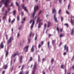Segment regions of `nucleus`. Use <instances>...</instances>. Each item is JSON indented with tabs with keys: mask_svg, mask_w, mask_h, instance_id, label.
I'll return each instance as SVG.
<instances>
[{
	"mask_svg": "<svg viewBox=\"0 0 74 74\" xmlns=\"http://www.w3.org/2000/svg\"><path fill=\"white\" fill-rule=\"evenodd\" d=\"M1 2H0V3L1 4L2 3H4V5H5V7H7V6H8V3H10V0H5V1L4 2V0H2Z\"/></svg>",
	"mask_w": 74,
	"mask_h": 74,
	"instance_id": "obj_1",
	"label": "nucleus"
},
{
	"mask_svg": "<svg viewBox=\"0 0 74 74\" xmlns=\"http://www.w3.org/2000/svg\"><path fill=\"white\" fill-rule=\"evenodd\" d=\"M37 69V62H36L34 63V64L33 66V71L32 72V74H34L35 71Z\"/></svg>",
	"mask_w": 74,
	"mask_h": 74,
	"instance_id": "obj_2",
	"label": "nucleus"
},
{
	"mask_svg": "<svg viewBox=\"0 0 74 74\" xmlns=\"http://www.w3.org/2000/svg\"><path fill=\"white\" fill-rule=\"evenodd\" d=\"M36 9L37 10H38V5H37L36 7V6H35L34 7V12L32 14L33 16V18H34V16L35 15V13L36 11Z\"/></svg>",
	"mask_w": 74,
	"mask_h": 74,
	"instance_id": "obj_3",
	"label": "nucleus"
},
{
	"mask_svg": "<svg viewBox=\"0 0 74 74\" xmlns=\"http://www.w3.org/2000/svg\"><path fill=\"white\" fill-rule=\"evenodd\" d=\"M32 24L31 26V30H32V29H33V26H34V20H31L30 21V24H31V23H32Z\"/></svg>",
	"mask_w": 74,
	"mask_h": 74,
	"instance_id": "obj_4",
	"label": "nucleus"
},
{
	"mask_svg": "<svg viewBox=\"0 0 74 74\" xmlns=\"http://www.w3.org/2000/svg\"><path fill=\"white\" fill-rule=\"evenodd\" d=\"M21 6L22 8L24 9L25 11H26V12H28V10H27V9L26 7H25V5L24 4H21Z\"/></svg>",
	"mask_w": 74,
	"mask_h": 74,
	"instance_id": "obj_5",
	"label": "nucleus"
},
{
	"mask_svg": "<svg viewBox=\"0 0 74 74\" xmlns=\"http://www.w3.org/2000/svg\"><path fill=\"white\" fill-rule=\"evenodd\" d=\"M29 46L28 45L27 46H25V47L24 48L23 50L25 51V52H27V51H28V48H29Z\"/></svg>",
	"mask_w": 74,
	"mask_h": 74,
	"instance_id": "obj_6",
	"label": "nucleus"
},
{
	"mask_svg": "<svg viewBox=\"0 0 74 74\" xmlns=\"http://www.w3.org/2000/svg\"><path fill=\"white\" fill-rule=\"evenodd\" d=\"M64 50H66V53L69 52V47H68V46L66 47V45H65L64 46Z\"/></svg>",
	"mask_w": 74,
	"mask_h": 74,
	"instance_id": "obj_7",
	"label": "nucleus"
},
{
	"mask_svg": "<svg viewBox=\"0 0 74 74\" xmlns=\"http://www.w3.org/2000/svg\"><path fill=\"white\" fill-rule=\"evenodd\" d=\"M41 20H39V25L38 26V28H39V29H40V27H41V25H43L42 23L41 22Z\"/></svg>",
	"mask_w": 74,
	"mask_h": 74,
	"instance_id": "obj_8",
	"label": "nucleus"
},
{
	"mask_svg": "<svg viewBox=\"0 0 74 74\" xmlns=\"http://www.w3.org/2000/svg\"><path fill=\"white\" fill-rule=\"evenodd\" d=\"M12 40V37H11L9 39V40H8L7 44H10L11 42H12V40Z\"/></svg>",
	"mask_w": 74,
	"mask_h": 74,
	"instance_id": "obj_9",
	"label": "nucleus"
},
{
	"mask_svg": "<svg viewBox=\"0 0 74 74\" xmlns=\"http://www.w3.org/2000/svg\"><path fill=\"white\" fill-rule=\"evenodd\" d=\"M0 48H4V44L3 42H1L0 44Z\"/></svg>",
	"mask_w": 74,
	"mask_h": 74,
	"instance_id": "obj_10",
	"label": "nucleus"
},
{
	"mask_svg": "<svg viewBox=\"0 0 74 74\" xmlns=\"http://www.w3.org/2000/svg\"><path fill=\"white\" fill-rule=\"evenodd\" d=\"M56 14H54V16H53L54 19L56 22H58V20H57V18H56Z\"/></svg>",
	"mask_w": 74,
	"mask_h": 74,
	"instance_id": "obj_11",
	"label": "nucleus"
},
{
	"mask_svg": "<svg viewBox=\"0 0 74 74\" xmlns=\"http://www.w3.org/2000/svg\"><path fill=\"white\" fill-rule=\"evenodd\" d=\"M56 12H57L56 11V10H55V9H52V14H54H54H56Z\"/></svg>",
	"mask_w": 74,
	"mask_h": 74,
	"instance_id": "obj_12",
	"label": "nucleus"
},
{
	"mask_svg": "<svg viewBox=\"0 0 74 74\" xmlns=\"http://www.w3.org/2000/svg\"><path fill=\"white\" fill-rule=\"evenodd\" d=\"M71 25H74V20H73V19H71Z\"/></svg>",
	"mask_w": 74,
	"mask_h": 74,
	"instance_id": "obj_13",
	"label": "nucleus"
},
{
	"mask_svg": "<svg viewBox=\"0 0 74 74\" xmlns=\"http://www.w3.org/2000/svg\"><path fill=\"white\" fill-rule=\"evenodd\" d=\"M22 56H21L20 58V63H22V58H23Z\"/></svg>",
	"mask_w": 74,
	"mask_h": 74,
	"instance_id": "obj_14",
	"label": "nucleus"
},
{
	"mask_svg": "<svg viewBox=\"0 0 74 74\" xmlns=\"http://www.w3.org/2000/svg\"><path fill=\"white\" fill-rule=\"evenodd\" d=\"M74 33V28L72 29L71 30V36Z\"/></svg>",
	"mask_w": 74,
	"mask_h": 74,
	"instance_id": "obj_15",
	"label": "nucleus"
},
{
	"mask_svg": "<svg viewBox=\"0 0 74 74\" xmlns=\"http://www.w3.org/2000/svg\"><path fill=\"white\" fill-rule=\"evenodd\" d=\"M8 67V64H7L6 65H5L4 67V69L5 70H6L7 68Z\"/></svg>",
	"mask_w": 74,
	"mask_h": 74,
	"instance_id": "obj_16",
	"label": "nucleus"
},
{
	"mask_svg": "<svg viewBox=\"0 0 74 74\" xmlns=\"http://www.w3.org/2000/svg\"><path fill=\"white\" fill-rule=\"evenodd\" d=\"M33 57H30L29 60V63L30 62H32V60H33Z\"/></svg>",
	"mask_w": 74,
	"mask_h": 74,
	"instance_id": "obj_17",
	"label": "nucleus"
},
{
	"mask_svg": "<svg viewBox=\"0 0 74 74\" xmlns=\"http://www.w3.org/2000/svg\"><path fill=\"white\" fill-rule=\"evenodd\" d=\"M16 4L17 6H18V10H20V7H19V5L18 4V3L17 2H16Z\"/></svg>",
	"mask_w": 74,
	"mask_h": 74,
	"instance_id": "obj_18",
	"label": "nucleus"
},
{
	"mask_svg": "<svg viewBox=\"0 0 74 74\" xmlns=\"http://www.w3.org/2000/svg\"><path fill=\"white\" fill-rule=\"evenodd\" d=\"M8 51H6L5 53V57H7V56H8Z\"/></svg>",
	"mask_w": 74,
	"mask_h": 74,
	"instance_id": "obj_19",
	"label": "nucleus"
},
{
	"mask_svg": "<svg viewBox=\"0 0 74 74\" xmlns=\"http://www.w3.org/2000/svg\"><path fill=\"white\" fill-rule=\"evenodd\" d=\"M38 62H41V60H40V57L39 55H38Z\"/></svg>",
	"mask_w": 74,
	"mask_h": 74,
	"instance_id": "obj_20",
	"label": "nucleus"
},
{
	"mask_svg": "<svg viewBox=\"0 0 74 74\" xmlns=\"http://www.w3.org/2000/svg\"><path fill=\"white\" fill-rule=\"evenodd\" d=\"M16 11L15 10H14L13 12V14L14 16L15 15V14H16Z\"/></svg>",
	"mask_w": 74,
	"mask_h": 74,
	"instance_id": "obj_21",
	"label": "nucleus"
},
{
	"mask_svg": "<svg viewBox=\"0 0 74 74\" xmlns=\"http://www.w3.org/2000/svg\"><path fill=\"white\" fill-rule=\"evenodd\" d=\"M47 46L48 48H50V47L49 46V42H47Z\"/></svg>",
	"mask_w": 74,
	"mask_h": 74,
	"instance_id": "obj_22",
	"label": "nucleus"
},
{
	"mask_svg": "<svg viewBox=\"0 0 74 74\" xmlns=\"http://www.w3.org/2000/svg\"><path fill=\"white\" fill-rule=\"evenodd\" d=\"M61 9H60L58 11V13L59 14H61Z\"/></svg>",
	"mask_w": 74,
	"mask_h": 74,
	"instance_id": "obj_23",
	"label": "nucleus"
},
{
	"mask_svg": "<svg viewBox=\"0 0 74 74\" xmlns=\"http://www.w3.org/2000/svg\"><path fill=\"white\" fill-rule=\"evenodd\" d=\"M34 49H33V46H32L31 49V52H34Z\"/></svg>",
	"mask_w": 74,
	"mask_h": 74,
	"instance_id": "obj_24",
	"label": "nucleus"
},
{
	"mask_svg": "<svg viewBox=\"0 0 74 74\" xmlns=\"http://www.w3.org/2000/svg\"><path fill=\"white\" fill-rule=\"evenodd\" d=\"M6 16H3V18H2V19H3V20H4V19H6Z\"/></svg>",
	"mask_w": 74,
	"mask_h": 74,
	"instance_id": "obj_25",
	"label": "nucleus"
},
{
	"mask_svg": "<svg viewBox=\"0 0 74 74\" xmlns=\"http://www.w3.org/2000/svg\"><path fill=\"white\" fill-rule=\"evenodd\" d=\"M17 19L18 21H19V16L18 15L17 16Z\"/></svg>",
	"mask_w": 74,
	"mask_h": 74,
	"instance_id": "obj_26",
	"label": "nucleus"
},
{
	"mask_svg": "<svg viewBox=\"0 0 74 74\" xmlns=\"http://www.w3.org/2000/svg\"><path fill=\"white\" fill-rule=\"evenodd\" d=\"M64 25L65 26H66L67 27H69V24L67 23H65L64 24Z\"/></svg>",
	"mask_w": 74,
	"mask_h": 74,
	"instance_id": "obj_27",
	"label": "nucleus"
},
{
	"mask_svg": "<svg viewBox=\"0 0 74 74\" xmlns=\"http://www.w3.org/2000/svg\"><path fill=\"white\" fill-rule=\"evenodd\" d=\"M62 37H64V35L62 34H60V38H61Z\"/></svg>",
	"mask_w": 74,
	"mask_h": 74,
	"instance_id": "obj_28",
	"label": "nucleus"
},
{
	"mask_svg": "<svg viewBox=\"0 0 74 74\" xmlns=\"http://www.w3.org/2000/svg\"><path fill=\"white\" fill-rule=\"evenodd\" d=\"M15 21V18H14L11 22V23L12 24L14 22V21Z\"/></svg>",
	"mask_w": 74,
	"mask_h": 74,
	"instance_id": "obj_29",
	"label": "nucleus"
},
{
	"mask_svg": "<svg viewBox=\"0 0 74 74\" xmlns=\"http://www.w3.org/2000/svg\"><path fill=\"white\" fill-rule=\"evenodd\" d=\"M16 54L14 53L13 54L12 56V58H14V57H15V56H16Z\"/></svg>",
	"mask_w": 74,
	"mask_h": 74,
	"instance_id": "obj_30",
	"label": "nucleus"
},
{
	"mask_svg": "<svg viewBox=\"0 0 74 74\" xmlns=\"http://www.w3.org/2000/svg\"><path fill=\"white\" fill-rule=\"evenodd\" d=\"M23 71H20V72L18 74H23Z\"/></svg>",
	"mask_w": 74,
	"mask_h": 74,
	"instance_id": "obj_31",
	"label": "nucleus"
},
{
	"mask_svg": "<svg viewBox=\"0 0 74 74\" xmlns=\"http://www.w3.org/2000/svg\"><path fill=\"white\" fill-rule=\"evenodd\" d=\"M46 26H47V24H46V23H45L44 25V28L45 29L46 28Z\"/></svg>",
	"mask_w": 74,
	"mask_h": 74,
	"instance_id": "obj_32",
	"label": "nucleus"
},
{
	"mask_svg": "<svg viewBox=\"0 0 74 74\" xmlns=\"http://www.w3.org/2000/svg\"><path fill=\"white\" fill-rule=\"evenodd\" d=\"M39 19H40V17H38L37 18V23H38V21H39Z\"/></svg>",
	"mask_w": 74,
	"mask_h": 74,
	"instance_id": "obj_33",
	"label": "nucleus"
},
{
	"mask_svg": "<svg viewBox=\"0 0 74 74\" xmlns=\"http://www.w3.org/2000/svg\"><path fill=\"white\" fill-rule=\"evenodd\" d=\"M37 39V35H36L35 38V39H34L35 41H36Z\"/></svg>",
	"mask_w": 74,
	"mask_h": 74,
	"instance_id": "obj_34",
	"label": "nucleus"
},
{
	"mask_svg": "<svg viewBox=\"0 0 74 74\" xmlns=\"http://www.w3.org/2000/svg\"><path fill=\"white\" fill-rule=\"evenodd\" d=\"M41 46H42V45L43 44H44V41H42L41 42Z\"/></svg>",
	"mask_w": 74,
	"mask_h": 74,
	"instance_id": "obj_35",
	"label": "nucleus"
},
{
	"mask_svg": "<svg viewBox=\"0 0 74 74\" xmlns=\"http://www.w3.org/2000/svg\"><path fill=\"white\" fill-rule=\"evenodd\" d=\"M74 55H73V57H72L71 59V60L72 61H73V60H74Z\"/></svg>",
	"mask_w": 74,
	"mask_h": 74,
	"instance_id": "obj_36",
	"label": "nucleus"
},
{
	"mask_svg": "<svg viewBox=\"0 0 74 74\" xmlns=\"http://www.w3.org/2000/svg\"><path fill=\"white\" fill-rule=\"evenodd\" d=\"M23 67H24V65H22L21 66V70H23Z\"/></svg>",
	"mask_w": 74,
	"mask_h": 74,
	"instance_id": "obj_37",
	"label": "nucleus"
},
{
	"mask_svg": "<svg viewBox=\"0 0 74 74\" xmlns=\"http://www.w3.org/2000/svg\"><path fill=\"white\" fill-rule=\"evenodd\" d=\"M15 54H16V55H19L20 53H19L18 52H17L16 53H15Z\"/></svg>",
	"mask_w": 74,
	"mask_h": 74,
	"instance_id": "obj_38",
	"label": "nucleus"
},
{
	"mask_svg": "<svg viewBox=\"0 0 74 74\" xmlns=\"http://www.w3.org/2000/svg\"><path fill=\"white\" fill-rule=\"evenodd\" d=\"M9 21V23H10L11 22V18H10V17H9L8 20Z\"/></svg>",
	"mask_w": 74,
	"mask_h": 74,
	"instance_id": "obj_39",
	"label": "nucleus"
},
{
	"mask_svg": "<svg viewBox=\"0 0 74 74\" xmlns=\"http://www.w3.org/2000/svg\"><path fill=\"white\" fill-rule=\"evenodd\" d=\"M61 22H63V17H62V16L61 17Z\"/></svg>",
	"mask_w": 74,
	"mask_h": 74,
	"instance_id": "obj_40",
	"label": "nucleus"
},
{
	"mask_svg": "<svg viewBox=\"0 0 74 74\" xmlns=\"http://www.w3.org/2000/svg\"><path fill=\"white\" fill-rule=\"evenodd\" d=\"M71 17L72 19H73V20L74 21V16H72V15H71Z\"/></svg>",
	"mask_w": 74,
	"mask_h": 74,
	"instance_id": "obj_41",
	"label": "nucleus"
},
{
	"mask_svg": "<svg viewBox=\"0 0 74 74\" xmlns=\"http://www.w3.org/2000/svg\"><path fill=\"white\" fill-rule=\"evenodd\" d=\"M70 4H69L68 6V10H69V8H70Z\"/></svg>",
	"mask_w": 74,
	"mask_h": 74,
	"instance_id": "obj_42",
	"label": "nucleus"
},
{
	"mask_svg": "<svg viewBox=\"0 0 74 74\" xmlns=\"http://www.w3.org/2000/svg\"><path fill=\"white\" fill-rule=\"evenodd\" d=\"M32 32H31V33H30V34L29 35V37H31L32 36Z\"/></svg>",
	"mask_w": 74,
	"mask_h": 74,
	"instance_id": "obj_43",
	"label": "nucleus"
},
{
	"mask_svg": "<svg viewBox=\"0 0 74 74\" xmlns=\"http://www.w3.org/2000/svg\"><path fill=\"white\" fill-rule=\"evenodd\" d=\"M60 67H61V69H64L63 65H62Z\"/></svg>",
	"mask_w": 74,
	"mask_h": 74,
	"instance_id": "obj_44",
	"label": "nucleus"
},
{
	"mask_svg": "<svg viewBox=\"0 0 74 74\" xmlns=\"http://www.w3.org/2000/svg\"><path fill=\"white\" fill-rule=\"evenodd\" d=\"M41 11L40 10L38 14V15H40V14H41Z\"/></svg>",
	"mask_w": 74,
	"mask_h": 74,
	"instance_id": "obj_45",
	"label": "nucleus"
},
{
	"mask_svg": "<svg viewBox=\"0 0 74 74\" xmlns=\"http://www.w3.org/2000/svg\"><path fill=\"white\" fill-rule=\"evenodd\" d=\"M63 30V29L62 28H61L60 29V31L61 33L62 32V31Z\"/></svg>",
	"mask_w": 74,
	"mask_h": 74,
	"instance_id": "obj_46",
	"label": "nucleus"
},
{
	"mask_svg": "<svg viewBox=\"0 0 74 74\" xmlns=\"http://www.w3.org/2000/svg\"><path fill=\"white\" fill-rule=\"evenodd\" d=\"M5 71H3L2 73V74H4L5 73Z\"/></svg>",
	"mask_w": 74,
	"mask_h": 74,
	"instance_id": "obj_47",
	"label": "nucleus"
},
{
	"mask_svg": "<svg viewBox=\"0 0 74 74\" xmlns=\"http://www.w3.org/2000/svg\"><path fill=\"white\" fill-rule=\"evenodd\" d=\"M41 47V44H39L38 45V48H40Z\"/></svg>",
	"mask_w": 74,
	"mask_h": 74,
	"instance_id": "obj_48",
	"label": "nucleus"
},
{
	"mask_svg": "<svg viewBox=\"0 0 74 74\" xmlns=\"http://www.w3.org/2000/svg\"><path fill=\"white\" fill-rule=\"evenodd\" d=\"M47 23H48V24H49V25H50L51 24V22H47Z\"/></svg>",
	"mask_w": 74,
	"mask_h": 74,
	"instance_id": "obj_49",
	"label": "nucleus"
},
{
	"mask_svg": "<svg viewBox=\"0 0 74 74\" xmlns=\"http://www.w3.org/2000/svg\"><path fill=\"white\" fill-rule=\"evenodd\" d=\"M54 60L53 59V58H52L51 60V62H54Z\"/></svg>",
	"mask_w": 74,
	"mask_h": 74,
	"instance_id": "obj_50",
	"label": "nucleus"
},
{
	"mask_svg": "<svg viewBox=\"0 0 74 74\" xmlns=\"http://www.w3.org/2000/svg\"><path fill=\"white\" fill-rule=\"evenodd\" d=\"M29 71H27L26 73H25V74H29Z\"/></svg>",
	"mask_w": 74,
	"mask_h": 74,
	"instance_id": "obj_51",
	"label": "nucleus"
},
{
	"mask_svg": "<svg viewBox=\"0 0 74 74\" xmlns=\"http://www.w3.org/2000/svg\"><path fill=\"white\" fill-rule=\"evenodd\" d=\"M62 0H59V2L60 3H62Z\"/></svg>",
	"mask_w": 74,
	"mask_h": 74,
	"instance_id": "obj_52",
	"label": "nucleus"
},
{
	"mask_svg": "<svg viewBox=\"0 0 74 74\" xmlns=\"http://www.w3.org/2000/svg\"><path fill=\"white\" fill-rule=\"evenodd\" d=\"M54 42H55V40H52V44H53Z\"/></svg>",
	"mask_w": 74,
	"mask_h": 74,
	"instance_id": "obj_53",
	"label": "nucleus"
},
{
	"mask_svg": "<svg viewBox=\"0 0 74 74\" xmlns=\"http://www.w3.org/2000/svg\"><path fill=\"white\" fill-rule=\"evenodd\" d=\"M21 27H19L18 28V30H21Z\"/></svg>",
	"mask_w": 74,
	"mask_h": 74,
	"instance_id": "obj_54",
	"label": "nucleus"
},
{
	"mask_svg": "<svg viewBox=\"0 0 74 74\" xmlns=\"http://www.w3.org/2000/svg\"><path fill=\"white\" fill-rule=\"evenodd\" d=\"M56 29H57V31H59V28L58 27H56Z\"/></svg>",
	"mask_w": 74,
	"mask_h": 74,
	"instance_id": "obj_55",
	"label": "nucleus"
},
{
	"mask_svg": "<svg viewBox=\"0 0 74 74\" xmlns=\"http://www.w3.org/2000/svg\"><path fill=\"white\" fill-rule=\"evenodd\" d=\"M66 14H68L69 15V12L68 11H66Z\"/></svg>",
	"mask_w": 74,
	"mask_h": 74,
	"instance_id": "obj_56",
	"label": "nucleus"
},
{
	"mask_svg": "<svg viewBox=\"0 0 74 74\" xmlns=\"http://www.w3.org/2000/svg\"><path fill=\"white\" fill-rule=\"evenodd\" d=\"M13 3H11V5H10V7H11V6H12L13 5Z\"/></svg>",
	"mask_w": 74,
	"mask_h": 74,
	"instance_id": "obj_57",
	"label": "nucleus"
},
{
	"mask_svg": "<svg viewBox=\"0 0 74 74\" xmlns=\"http://www.w3.org/2000/svg\"><path fill=\"white\" fill-rule=\"evenodd\" d=\"M7 10H6L5 11V15H7Z\"/></svg>",
	"mask_w": 74,
	"mask_h": 74,
	"instance_id": "obj_58",
	"label": "nucleus"
},
{
	"mask_svg": "<svg viewBox=\"0 0 74 74\" xmlns=\"http://www.w3.org/2000/svg\"><path fill=\"white\" fill-rule=\"evenodd\" d=\"M64 55H66V52H64L63 53Z\"/></svg>",
	"mask_w": 74,
	"mask_h": 74,
	"instance_id": "obj_59",
	"label": "nucleus"
},
{
	"mask_svg": "<svg viewBox=\"0 0 74 74\" xmlns=\"http://www.w3.org/2000/svg\"><path fill=\"white\" fill-rule=\"evenodd\" d=\"M19 36V33H18L17 34V37H18Z\"/></svg>",
	"mask_w": 74,
	"mask_h": 74,
	"instance_id": "obj_60",
	"label": "nucleus"
},
{
	"mask_svg": "<svg viewBox=\"0 0 74 74\" xmlns=\"http://www.w3.org/2000/svg\"><path fill=\"white\" fill-rule=\"evenodd\" d=\"M62 45V43H60L59 45V47H60V45Z\"/></svg>",
	"mask_w": 74,
	"mask_h": 74,
	"instance_id": "obj_61",
	"label": "nucleus"
},
{
	"mask_svg": "<svg viewBox=\"0 0 74 74\" xmlns=\"http://www.w3.org/2000/svg\"><path fill=\"white\" fill-rule=\"evenodd\" d=\"M32 35L33 37H34V33H32Z\"/></svg>",
	"mask_w": 74,
	"mask_h": 74,
	"instance_id": "obj_62",
	"label": "nucleus"
},
{
	"mask_svg": "<svg viewBox=\"0 0 74 74\" xmlns=\"http://www.w3.org/2000/svg\"><path fill=\"white\" fill-rule=\"evenodd\" d=\"M8 11H10V8H8Z\"/></svg>",
	"mask_w": 74,
	"mask_h": 74,
	"instance_id": "obj_63",
	"label": "nucleus"
},
{
	"mask_svg": "<svg viewBox=\"0 0 74 74\" xmlns=\"http://www.w3.org/2000/svg\"><path fill=\"white\" fill-rule=\"evenodd\" d=\"M51 36V34H49V37H50Z\"/></svg>",
	"mask_w": 74,
	"mask_h": 74,
	"instance_id": "obj_64",
	"label": "nucleus"
}]
</instances>
